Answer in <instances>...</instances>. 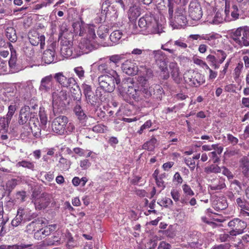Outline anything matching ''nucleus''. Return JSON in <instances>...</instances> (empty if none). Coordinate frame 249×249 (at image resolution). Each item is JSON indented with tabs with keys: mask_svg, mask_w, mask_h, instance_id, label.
<instances>
[{
	"mask_svg": "<svg viewBox=\"0 0 249 249\" xmlns=\"http://www.w3.org/2000/svg\"><path fill=\"white\" fill-rule=\"evenodd\" d=\"M122 69L124 72L128 75H136L138 71L137 64L131 60H126L122 64Z\"/></svg>",
	"mask_w": 249,
	"mask_h": 249,
	"instance_id": "a211bd4d",
	"label": "nucleus"
},
{
	"mask_svg": "<svg viewBox=\"0 0 249 249\" xmlns=\"http://www.w3.org/2000/svg\"><path fill=\"white\" fill-rule=\"evenodd\" d=\"M56 82L60 84L62 87L66 88L72 87L76 85V82L75 79L73 77H66L63 72H59L55 73L53 76Z\"/></svg>",
	"mask_w": 249,
	"mask_h": 249,
	"instance_id": "dca6fc26",
	"label": "nucleus"
},
{
	"mask_svg": "<svg viewBox=\"0 0 249 249\" xmlns=\"http://www.w3.org/2000/svg\"><path fill=\"white\" fill-rule=\"evenodd\" d=\"M98 71L103 74H110V71H115L109 68V62L106 61L105 58H100L99 62L97 63Z\"/></svg>",
	"mask_w": 249,
	"mask_h": 249,
	"instance_id": "cd10ccee",
	"label": "nucleus"
},
{
	"mask_svg": "<svg viewBox=\"0 0 249 249\" xmlns=\"http://www.w3.org/2000/svg\"><path fill=\"white\" fill-rule=\"evenodd\" d=\"M82 88L85 96L89 94H92V92H93L91 86L85 83L82 84Z\"/></svg>",
	"mask_w": 249,
	"mask_h": 249,
	"instance_id": "bf43d9fd",
	"label": "nucleus"
},
{
	"mask_svg": "<svg viewBox=\"0 0 249 249\" xmlns=\"http://www.w3.org/2000/svg\"><path fill=\"white\" fill-rule=\"evenodd\" d=\"M8 112L7 113L5 117L8 118V120H11L12 118L17 110L16 106V105H11L8 107Z\"/></svg>",
	"mask_w": 249,
	"mask_h": 249,
	"instance_id": "5fc2aeb1",
	"label": "nucleus"
},
{
	"mask_svg": "<svg viewBox=\"0 0 249 249\" xmlns=\"http://www.w3.org/2000/svg\"><path fill=\"white\" fill-rule=\"evenodd\" d=\"M107 130V127L103 124H98L94 126L92 130L96 133H104Z\"/></svg>",
	"mask_w": 249,
	"mask_h": 249,
	"instance_id": "4d7b16f0",
	"label": "nucleus"
},
{
	"mask_svg": "<svg viewBox=\"0 0 249 249\" xmlns=\"http://www.w3.org/2000/svg\"><path fill=\"white\" fill-rule=\"evenodd\" d=\"M18 184V180L13 178L7 181L5 186V190L10 194Z\"/></svg>",
	"mask_w": 249,
	"mask_h": 249,
	"instance_id": "ea45409f",
	"label": "nucleus"
},
{
	"mask_svg": "<svg viewBox=\"0 0 249 249\" xmlns=\"http://www.w3.org/2000/svg\"><path fill=\"white\" fill-rule=\"evenodd\" d=\"M185 163L186 164L189 166L191 170H194L195 168V162L193 159L191 158H185Z\"/></svg>",
	"mask_w": 249,
	"mask_h": 249,
	"instance_id": "338daca9",
	"label": "nucleus"
},
{
	"mask_svg": "<svg viewBox=\"0 0 249 249\" xmlns=\"http://www.w3.org/2000/svg\"><path fill=\"white\" fill-rule=\"evenodd\" d=\"M53 78L52 75L50 74L42 78L39 90L42 93H47L51 90L53 111L55 114L64 109L69 104V101L67 90L55 85Z\"/></svg>",
	"mask_w": 249,
	"mask_h": 249,
	"instance_id": "f257e3e1",
	"label": "nucleus"
},
{
	"mask_svg": "<svg viewBox=\"0 0 249 249\" xmlns=\"http://www.w3.org/2000/svg\"><path fill=\"white\" fill-rule=\"evenodd\" d=\"M141 14L140 8L139 6L134 5L131 6L128 12V16L129 19H134Z\"/></svg>",
	"mask_w": 249,
	"mask_h": 249,
	"instance_id": "2f4dec72",
	"label": "nucleus"
},
{
	"mask_svg": "<svg viewBox=\"0 0 249 249\" xmlns=\"http://www.w3.org/2000/svg\"><path fill=\"white\" fill-rule=\"evenodd\" d=\"M72 27L75 34L80 36H84L82 40H86L88 42L94 45L95 49L98 44L95 41L96 36L95 35V27L93 24H87L83 22H76L73 24Z\"/></svg>",
	"mask_w": 249,
	"mask_h": 249,
	"instance_id": "39448f33",
	"label": "nucleus"
},
{
	"mask_svg": "<svg viewBox=\"0 0 249 249\" xmlns=\"http://www.w3.org/2000/svg\"><path fill=\"white\" fill-rule=\"evenodd\" d=\"M223 21V18L222 15L219 12H217L213 20V23L214 24H219Z\"/></svg>",
	"mask_w": 249,
	"mask_h": 249,
	"instance_id": "69168bd1",
	"label": "nucleus"
},
{
	"mask_svg": "<svg viewBox=\"0 0 249 249\" xmlns=\"http://www.w3.org/2000/svg\"><path fill=\"white\" fill-rule=\"evenodd\" d=\"M71 165L70 160L63 158L62 156L60 158L57 166L62 171L68 170Z\"/></svg>",
	"mask_w": 249,
	"mask_h": 249,
	"instance_id": "473e14b6",
	"label": "nucleus"
},
{
	"mask_svg": "<svg viewBox=\"0 0 249 249\" xmlns=\"http://www.w3.org/2000/svg\"><path fill=\"white\" fill-rule=\"evenodd\" d=\"M18 165L33 170L35 167L34 164L30 161L22 160L18 163Z\"/></svg>",
	"mask_w": 249,
	"mask_h": 249,
	"instance_id": "864d4df0",
	"label": "nucleus"
},
{
	"mask_svg": "<svg viewBox=\"0 0 249 249\" xmlns=\"http://www.w3.org/2000/svg\"><path fill=\"white\" fill-rule=\"evenodd\" d=\"M81 99L80 95H78L77 96L74 98V99L76 100V105L74 107L73 111L78 119L82 120L85 118L86 116L81 107Z\"/></svg>",
	"mask_w": 249,
	"mask_h": 249,
	"instance_id": "b1692460",
	"label": "nucleus"
},
{
	"mask_svg": "<svg viewBox=\"0 0 249 249\" xmlns=\"http://www.w3.org/2000/svg\"><path fill=\"white\" fill-rule=\"evenodd\" d=\"M48 204V203L45 201V199L41 198L36 200L35 206L36 209L41 210L46 208Z\"/></svg>",
	"mask_w": 249,
	"mask_h": 249,
	"instance_id": "49530a36",
	"label": "nucleus"
},
{
	"mask_svg": "<svg viewBox=\"0 0 249 249\" xmlns=\"http://www.w3.org/2000/svg\"><path fill=\"white\" fill-rule=\"evenodd\" d=\"M226 57L227 54L224 51L221 50H217L213 51L212 54H209L206 57V60L212 67L217 69L219 68L220 64L224 62Z\"/></svg>",
	"mask_w": 249,
	"mask_h": 249,
	"instance_id": "9d476101",
	"label": "nucleus"
},
{
	"mask_svg": "<svg viewBox=\"0 0 249 249\" xmlns=\"http://www.w3.org/2000/svg\"><path fill=\"white\" fill-rule=\"evenodd\" d=\"M39 117L42 126H45L48 122V118L45 110V108L43 107H40L39 111Z\"/></svg>",
	"mask_w": 249,
	"mask_h": 249,
	"instance_id": "c03bdc74",
	"label": "nucleus"
},
{
	"mask_svg": "<svg viewBox=\"0 0 249 249\" xmlns=\"http://www.w3.org/2000/svg\"><path fill=\"white\" fill-rule=\"evenodd\" d=\"M11 57L9 61V66L12 73H15L22 70L23 68L17 61L16 51L14 48L11 49Z\"/></svg>",
	"mask_w": 249,
	"mask_h": 249,
	"instance_id": "6ab92c4d",
	"label": "nucleus"
},
{
	"mask_svg": "<svg viewBox=\"0 0 249 249\" xmlns=\"http://www.w3.org/2000/svg\"><path fill=\"white\" fill-rule=\"evenodd\" d=\"M17 213L18 215L21 217L23 216L27 217L30 215L29 211L28 209L19 208L18 210Z\"/></svg>",
	"mask_w": 249,
	"mask_h": 249,
	"instance_id": "0e129e2a",
	"label": "nucleus"
},
{
	"mask_svg": "<svg viewBox=\"0 0 249 249\" xmlns=\"http://www.w3.org/2000/svg\"><path fill=\"white\" fill-rule=\"evenodd\" d=\"M28 39L33 46L40 44L41 49H44L45 46V37L44 35L39 34L36 31H32L28 34Z\"/></svg>",
	"mask_w": 249,
	"mask_h": 249,
	"instance_id": "f3484780",
	"label": "nucleus"
},
{
	"mask_svg": "<svg viewBox=\"0 0 249 249\" xmlns=\"http://www.w3.org/2000/svg\"><path fill=\"white\" fill-rule=\"evenodd\" d=\"M148 53L149 54L148 56V60L154 58L157 63L160 62L163 63V65H165L164 61L165 55L162 51L160 50L156 51L149 50Z\"/></svg>",
	"mask_w": 249,
	"mask_h": 249,
	"instance_id": "5701e85b",
	"label": "nucleus"
},
{
	"mask_svg": "<svg viewBox=\"0 0 249 249\" xmlns=\"http://www.w3.org/2000/svg\"><path fill=\"white\" fill-rule=\"evenodd\" d=\"M236 204L240 209V216L243 217L249 216V202L244 198H237L236 200Z\"/></svg>",
	"mask_w": 249,
	"mask_h": 249,
	"instance_id": "aec40b11",
	"label": "nucleus"
},
{
	"mask_svg": "<svg viewBox=\"0 0 249 249\" xmlns=\"http://www.w3.org/2000/svg\"><path fill=\"white\" fill-rule=\"evenodd\" d=\"M157 142V139L155 137L152 136L149 140L142 144V149L149 152H153L155 150Z\"/></svg>",
	"mask_w": 249,
	"mask_h": 249,
	"instance_id": "c756f323",
	"label": "nucleus"
},
{
	"mask_svg": "<svg viewBox=\"0 0 249 249\" xmlns=\"http://www.w3.org/2000/svg\"><path fill=\"white\" fill-rule=\"evenodd\" d=\"M64 236L67 240L68 247L70 248H73L76 245V241L74 239L71 233L69 231H67L64 233Z\"/></svg>",
	"mask_w": 249,
	"mask_h": 249,
	"instance_id": "4c0bfd02",
	"label": "nucleus"
},
{
	"mask_svg": "<svg viewBox=\"0 0 249 249\" xmlns=\"http://www.w3.org/2000/svg\"><path fill=\"white\" fill-rule=\"evenodd\" d=\"M158 204L161 206L168 207L172 205L173 201L170 198L165 197L161 200H159Z\"/></svg>",
	"mask_w": 249,
	"mask_h": 249,
	"instance_id": "3c124183",
	"label": "nucleus"
},
{
	"mask_svg": "<svg viewBox=\"0 0 249 249\" xmlns=\"http://www.w3.org/2000/svg\"><path fill=\"white\" fill-rule=\"evenodd\" d=\"M138 25L141 30L134 31V34L141 32L143 35L160 34L162 32L161 25L159 24L156 18L151 14H147L140 18Z\"/></svg>",
	"mask_w": 249,
	"mask_h": 249,
	"instance_id": "7ed1b4c3",
	"label": "nucleus"
},
{
	"mask_svg": "<svg viewBox=\"0 0 249 249\" xmlns=\"http://www.w3.org/2000/svg\"><path fill=\"white\" fill-rule=\"evenodd\" d=\"M182 188L183 191V193L186 196H194L195 193L192 190L190 186L187 184H184L182 186Z\"/></svg>",
	"mask_w": 249,
	"mask_h": 249,
	"instance_id": "6e6d98bb",
	"label": "nucleus"
},
{
	"mask_svg": "<svg viewBox=\"0 0 249 249\" xmlns=\"http://www.w3.org/2000/svg\"><path fill=\"white\" fill-rule=\"evenodd\" d=\"M239 5H238L236 3H232L231 7H230V5H228L227 3H226L225 9V14L227 18L230 15L231 16V18L229 19H225V20L227 21H230L231 20H235L238 18L239 13H238V7Z\"/></svg>",
	"mask_w": 249,
	"mask_h": 249,
	"instance_id": "412c9836",
	"label": "nucleus"
},
{
	"mask_svg": "<svg viewBox=\"0 0 249 249\" xmlns=\"http://www.w3.org/2000/svg\"><path fill=\"white\" fill-rule=\"evenodd\" d=\"M188 13L189 17L194 20H198L202 16V12L199 3L193 0L191 1L189 6Z\"/></svg>",
	"mask_w": 249,
	"mask_h": 249,
	"instance_id": "2eb2a0df",
	"label": "nucleus"
},
{
	"mask_svg": "<svg viewBox=\"0 0 249 249\" xmlns=\"http://www.w3.org/2000/svg\"><path fill=\"white\" fill-rule=\"evenodd\" d=\"M6 36L8 40L12 42H15L17 40L16 32L13 27H8L6 29Z\"/></svg>",
	"mask_w": 249,
	"mask_h": 249,
	"instance_id": "72a5a7b5",
	"label": "nucleus"
},
{
	"mask_svg": "<svg viewBox=\"0 0 249 249\" xmlns=\"http://www.w3.org/2000/svg\"><path fill=\"white\" fill-rule=\"evenodd\" d=\"M56 225L52 224L41 229L43 237L45 238L46 236L49 235L53 231L56 229Z\"/></svg>",
	"mask_w": 249,
	"mask_h": 249,
	"instance_id": "a19ab883",
	"label": "nucleus"
},
{
	"mask_svg": "<svg viewBox=\"0 0 249 249\" xmlns=\"http://www.w3.org/2000/svg\"><path fill=\"white\" fill-rule=\"evenodd\" d=\"M85 97L87 102L92 106H95L97 103L99 102V100L93 92H92V94H89Z\"/></svg>",
	"mask_w": 249,
	"mask_h": 249,
	"instance_id": "de8ad7c7",
	"label": "nucleus"
},
{
	"mask_svg": "<svg viewBox=\"0 0 249 249\" xmlns=\"http://www.w3.org/2000/svg\"><path fill=\"white\" fill-rule=\"evenodd\" d=\"M30 108L29 106H24L21 108L19 115V124L22 125L27 122L30 118Z\"/></svg>",
	"mask_w": 249,
	"mask_h": 249,
	"instance_id": "a878e982",
	"label": "nucleus"
},
{
	"mask_svg": "<svg viewBox=\"0 0 249 249\" xmlns=\"http://www.w3.org/2000/svg\"><path fill=\"white\" fill-rule=\"evenodd\" d=\"M64 109L55 114L53 112L55 117L53 120L52 123L53 131L54 133L61 135L66 133H70L75 129L74 125L72 123L69 122V119L67 117L64 115H59L60 113H62Z\"/></svg>",
	"mask_w": 249,
	"mask_h": 249,
	"instance_id": "20e7f679",
	"label": "nucleus"
},
{
	"mask_svg": "<svg viewBox=\"0 0 249 249\" xmlns=\"http://www.w3.org/2000/svg\"><path fill=\"white\" fill-rule=\"evenodd\" d=\"M110 2L114 3L116 4H113L112 6L107 5V2L103 3L102 6V11H104L106 13V16L107 18H110V19L112 21H115L118 17V10L116 8L117 5H120L122 9L124 11L125 9V5L123 2V0H111Z\"/></svg>",
	"mask_w": 249,
	"mask_h": 249,
	"instance_id": "1a4fd4ad",
	"label": "nucleus"
},
{
	"mask_svg": "<svg viewBox=\"0 0 249 249\" xmlns=\"http://www.w3.org/2000/svg\"><path fill=\"white\" fill-rule=\"evenodd\" d=\"M80 167L82 170H87L91 165V163L87 159L81 160L79 162Z\"/></svg>",
	"mask_w": 249,
	"mask_h": 249,
	"instance_id": "680f3d73",
	"label": "nucleus"
},
{
	"mask_svg": "<svg viewBox=\"0 0 249 249\" xmlns=\"http://www.w3.org/2000/svg\"><path fill=\"white\" fill-rule=\"evenodd\" d=\"M236 223V229L229 232L231 236H236L244 232V229L247 227V223L240 219H234Z\"/></svg>",
	"mask_w": 249,
	"mask_h": 249,
	"instance_id": "bb28decb",
	"label": "nucleus"
},
{
	"mask_svg": "<svg viewBox=\"0 0 249 249\" xmlns=\"http://www.w3.org/2000/svg\"><path fill=\"white\" fill-rule=\"evenodd\" d=\"M243 68L244 67L243 63L242 62H240L238 63L235 68H234L233 72V76L234 79L236 81H237L239 79L240 75L242 73V71L243 69Z\"/></svg>",
	"mask_w": 249,
	"mask_h": 249,
	"instance_id": "58836bf2",
	"label": "nucleus"
},
{
	"mask_svg": "<svg viewBox=\"0 0 249 249\" xmlns=\"http://www.w3.org/2000/svg\"><path fill=\"white\" fill-rule=\"evenodd\" d=\"M148 90L150 91L151 96L153 94H157L158 95H161L163 92L161 87L160 85L154 84L150 87L148 86Z\"/></svg>",
	"mask_w": 249,
	"mask_h": 249,
	"instance_id": "37998d69",
	"label": "nucleus"
},
{
	"mask_svg": "<svg viewBox=\"0 0 249 249\" xmlns=\"http://www.w3.org/2000/svg\"><path fill=\"white\" fill-rule=\"evenodd\" d=\"M184 80L186 83L192 87H197L204 83V76L200 73L190 71L185 73Z\"/></svg>",
	"mask_w": 249,
	"mask_h": 249,
	"instance_id": "9b49d317",
	"label": "nucleus"
},
{
	"mask_svg": "<svg viewBox=\"0 0 249 249\" xmlns=\"http://www.w3.org/2000/svg\"><path fill=\"white\" fill-rule=\"evenodd\" d=\"M229 39L235 48L249 46V28L244 26L233 30L229 35Z\"/></svg>",
	"mask_w": 249,
	"mask_h": 249,
	"instance_id": "423d86ee",
	"label": "nucleus"
},
{
	"mask_svg": "<svg viewBox=\"0 0 249 249\" xmlns=\"http://www.w3.org/2000/svg\"><path fill=\"white\" fill-rule=\"evenodd\" d=\"M221 36L218 34L212 33L209 34H206L205 39L207 41L208 44L211 46H216L219 43V39Z\"/></svg>",
	"mask_w": 249,
	"mask_h": 249,
	"instance_id": "c85d7f7f",
	"label": "nucleus"
},
{
	"mask_svg": "<svg viewBox=\"0 0 249 249\" xmlns=\"http://www.w3.org/2000/svg\"><path fill=\"white\" fill-rule=\"evenodd\" d=\"M127 88L126 94L136 102L144 101L151 97L148 85L146 82L139 85L131 83L130 85L127 86Z\"/></svg>",
	"mask_w": 249,
	"mask_h": 249,
	"instance_id": "0eeeda50",
	"label": "nucleus"
},
{
	"mask_svg": "<svg viewBox=\"0 0 249 249\" xmlns=\"http://www.w3.org/2000/svg\"><path fill=\"white\" fill-rule=\"evenodd\" d=\"M123 36L122 31L120 30H116L113 32L110 35V40L114 43L119 42Z\"/></svg>",
	"mask_w": 249,
	"mask_h": 249,
	"instance_id": "e433bc0d",
	"label": "nucleus"
},
{
	"mask_svg": "<svg viewBox=\"0 0 249 249\" xmlns=\"http://www.w3.org/2000/svg\"><path fill=\"white\" fill-rule=\"evenodd\" d=\"M149 49H141L139 48H135L132 52L131 54L136 55H140V58L142 60H148V56L149 54Z\"/></svg>",
	"mask_w": 249,
	"mask_h": 249,
	"instance_id": "7c9ffc66",
	"label": "nucleus"
},
{
	"mask_svg": "<svg viewBox=\"0 0 249 249\" xmlns=\"http://www.w3.org/2000/svg\"><path fill=\"white\" fill-rule=\"evenodd\" d=\"M193 61L195 64L203 68L209 69V67L206 64V63L198 58H194Z\"/></svg>",
	"mask_w": 249,
	"mask_h": 249,
	"instance_id": "052dcab7",
	"label": "nucleus"
},
{
	"mask_svg": "<svg viewBox=\"0 0 249 249\" xmlns=\"http://www.w3.org/2000/svg\"><path fill=\"white\" fill-rule=\"evenodd\" d=\"M51 240L49 241V244L52 245H58L60 244V237L58 233H55L52 236Z\"/></svg>",
	"mask_w": 249,
	"mask_h": 249,
	"instance_id": "13d9d810",
	"label": "nucleus"
},
{
	"mask_svg": "<svg viewBox=\"0 0 249 249\" xmlns=\"http://www.w3.org/2000/svg\"><path fill=\"white\" fill-rule=\"evenodd\" d=\"M62 46L61 52L63 55L66 57H71L72 58L77 57V53H73V43L72 40H68L64 37L61 40Z\"/></svg>",
	"mask_w": 249,
	"mask_h": 249,
	"instance_id": "ddd939ff",
	"label": "nucleus"
},
{
	"mask_svg": "<svg viewBox=\"0 0 249 249\" xmlns=\"http://www.w3.org/2000/svg\"><path fill=\"white\" fill-rule=\"evenodd\" d=\"M209 187L211 190L214 191L220 190L225 188V179L223 178H219L212 180Z\"/></svg>",
	"mask_w": 249,
	"mask_h": 249,
	"instance_id": "393cba45",
	"label": "nucleus"
},
{
	"mask_svg": "<svg viewBox=\"0 0 249 249\" xmlns=\"http://www.w3.org/2000/svg\"><path fill=\"white\" fill-rule=\"evenodd\" d=\"M221 168V170H222V174L226 176L229 180L233 179V175L227 168L222 166Z\"/></svg>",
	"mask_w": 249,
	"mask_h": 249,
	"instance_id": "e2e57ef3",
	"label": "nucleus"
},
{
	"mask_svg": "<svg viewBox=\"0 0 249 249\" xmlns=\"http://www.w3.org/2000/svg\"><path fill=\"white\" fill-rule=\"evenodd\" d=\"M106 92V91L100 86L97 88L95 91V95L99 101L102 102L104 101L105 98L103 95Z\"/></svg>",
	"mask_w": 249,
	"mask_h": 249,
	"instance_id": "603ef678",
	"label": "nucleus"
},
{
	"mask_svg": "<svg viewBox=\"0 0 249 249\" xmlns=\"http://www.w3.org/2000/svg\"><path fill=\"white\" fill-rule=\"evenodd\" d=\"M213 206L215 209L218 210H222L226 208L228 206L226 200L225 199H218L213 203Z\"/></svg>",
	"mask_w": 249,
	"mask_h": 249,
	"instance_id": "79ce46f5",
	"label": "nucleus"
},
{
	"mask_svg": "<svg viewBox=\"0 0 249 249\" xmlns=\"http://www.w3.org/2000/svg\"><path fill=\"white\" fill-rule=\"evenodd\" d=\"M169 67L173 80L177 84L180 83L182 81V78L179 74V68L177 63L174 62H171L169 64Z\"/></svg>",
	"mask_w": 249,
	"mask_h": 249,
	"instance_id": "4be33fe9",
	"label": "nucleus"
},
{
	"mask_svg": "<svg viewBox=\"0 0 249 249\" xmlns=\"http://www.w3.org/2000/svg\"><path fill=\"white\" fill-rule=\"evenodd\" d=\"M231 245L229 243L220 244L213 246L211 249H230Z\"/></svg>",
	"mask_w": 249,
	"mask_h": 249,
	"instance_id": "774afa93",
	"label": "nucleus"
},
{
	"mask_svg": "<svg viewBox=\"0 0 249 249\" xmlns=\"http://www.w3.org/2000/svg\"><path fill=\"white\" fill-rule=\"evenodd\" d=\"M11 122V120H8L6 117H0V131L2 133L6 132L8 129L9 124Z\"/></svg>",
	"mask_w": 249,
	"mask_h": 249,
	"instance_id": "f704fd0d",
	"label": "nucleus"
},
{
	"mask_svg": "<svg viewBox=\"0 0 249 249\" xmlns=\"http://www.w3.org/2000/svg\"><path fill=\"white\" fill-rule=\"evenodd\" d=\"M73 71L76 75L80 80H83L85 78V71L81 66L77 67L74 68Z\"/></svg>",
	"mask_w": 249,
	"mask_h": 249,
	"instance_id": "8fccbe9b",
	"label": "nucleus"
},
{
	"mask_svg": "<svg viewBox=\"0 0 249 249\" xmlns=\"http://www.w3.org/2000/svg\"><path fill=\"white\" fill-rule=\"evenodd\" d=\"M95 49L94 45L88 42L86 40H82L79 43L78 46H73V53H78L77 57L85 54L88 53Z\"/></svg>",
	"mask_w": 249,
	"mask_h": 249,
	"instance_id": "4468645a",
	"label": "nucleus"
},
{
	"mask_svg": "<svg viewBox=\"0 0 249 249\" xmlns=\"http://www.w3.org/2000/svg\"><path fill=\"white\" fill-rule=\"evenodd\" d=\"M57 44L56 42H53L49 45L48 48L44 51L42 59L46 64H50L58 61L55 56V48Z\"/></svg>",
	"mask_w": 249,
	"mask_h": 249,
	"instance_id": "f8f14e48",
	"label": "nucleus"
},
{
	"mask_svg": "<svg viewBox=\"0 0 249 249\" xmlns=\"http://www.w3.org/2000/svg\"><path fill=\"white\" fill-rule=\"evenodd\" d=\"M221 168L216 164H211L209 166L206 167L204 168V172L207 174H210L212 173L217 174L220 173Z\"/></svg>",
	"mask_w": 249,
	"mask_h": 249,
	"instance_id": "c9c22d12",
	"label": "nucleus"
},
{
	"mask_svg": "<svg viewBox=\"0 0 249 249\" xmlns=\"http://www.w3.org/2000/svg\"><path fill=\"white\" fill-rule=\"evenodd\" d=\"M25 91L26 92V97L25 98H29L32 95V94L35 91V89L33 84L31 82L27 83V85L25 86L24 89Z\"/></svg>",
	"mask_w": 249,
	"mask_h": 249,
	"instance_id": "09e8293b",
	"label": "nucleus"
},
{
	"mask_svg": "<svg viewBox=\"0 0 249 249\" xmlns=\"http://www.w3.org/2000/svg\"><path fill=\"white\" fill-rule=\"evenodd\" d=\"M187 1L188 0H158L156 1V8L162 15L166 14L168 11L170 25L174 28H180L187 23L186 12L183 8H180L175 12L174 16V9L176 8L177 3L181 2L184 3Z\"/></svg>",
	"mask_w": 249,
	"mask_h": 249,
	"instance_id": "f03ea898",
	"label": "nucleus"
},
{
	"mask_svg": "<svg viewBox=\"0 0 249 249\" xmlns=\"http://www.w3.org/2000/svg\"><path fill=\"white\" fill-rule=\"evenodd\" d=\"M111 73L103 74L98 78V84L104 90L107 92L113 91L115 85H119L121 82L120 75L116 71H110Z\"/></svg>",
	"mask_w": 249,
	"mask_h": 249,
	"instance_id": "6e6552de",
	"label": "nucleus"
},
{
	"mask_svg": "<svg viewBox=\"0 0 249 249\" xmlns=\"http://www.w3.org/2000/svg\"><path fill=\"white\" fill-rule=\"evenodd\" d=\"M108 58L110 62L113 63L116 66H118V64L122 60L124 59L125 57L124 54H120L112 55L109 56Z\"/></svg>",
	"mask_w": 249,
	"mask_h": 249,
	"instance_id": "a18cd8bd",
	"label": "nucleus"
}]
</instances>
